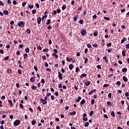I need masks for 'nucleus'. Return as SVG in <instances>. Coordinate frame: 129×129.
Instances as JSON below:
<instances>
[{"label": "nucleus", "mask_w": 129, "mask_h": 129, "mask_svg": "<svg viewBox=\"0 0 129 129\" xmlns=\"http://www.w3.org/2000/svg\"><path fill=\"white\" fill-rule=\"evenodd\" d=\"M18 26H19V27H20V28H23V27L25 26V22H24L23 21H21L20 23H18Z\"/></svg>", "instance_id": "obj_1"}, {"label": "nucleus", "mask_w": 129, "mask_h": 129, "mask_svg": "<svg viewBox=\"0 0 129 129\" xmlns=\"http://www.w3.org/2000/svg\"><path fill=\"white\" fill-rule=\"evenodd\" d=\"M20 123H21V121L20 120H16L14 122V124L16 126H17V125H19V124H20Z\"/></svg>", "instance_id": "obj_2"}, {"label": "nucleus", "mask_w": 129, "mask_h": 129, "mask_svg": "<svg viewBox=\"0 0 129 129\" xmlns=\"http://www.w3.org/2000/svg\"><path fill=\"white\" fill-rule=\"evenodd\" d=\"M40 101L42 102V104L45 105V104H47V101L46 100H44L43 99H40Z\"/></svg>", "instance_id": "obj_3"}, {"label": "nucleus", "mask_w": 129, "mask_h": 129, "mask_svg": "<svg viewBox=\"0 0 129 129\" xmlns=\"http://www.w3.org/2000/svg\"><path fill=\"white\" fill-rule=\"evenodd\" d=\"M81 35L82 36H85V35H86V31L84 29H83L81 31Z\"/></svg>", "instance_id": "obj_4"}, {"label": "nucleus", "mask_w": 129, "mask_h": 129, "mask_svg": "<svg viewBox=\"0 0 129 129\" xmlns=\"http://www.w3.org/2000/svg\"><path fill=\"white\" fill-rule=\"evenodd\" d=\"M41 21H42V18H41V17H38L37 18V23L38 24V25H40L41 24Z\"/></svg>", "instance_id": "obj_5"}, {"label": "nucleus", "mask_w": 129, "mask_h": 129, "mask_svg": "<svg viewBox=\"0 0 129 129\" xmlns=\"http://www.w3.org/2000/svg\"><path fill=\"white\" fill-rule=\"evenodd\" d=\"M58 77L59 79L62 80V74L60 72H58Z\"/></svg>", "instance_id": "obj_6"}, {"label": "nucleus", "mask_w": 129, "mask_h": 129, "mask_svg": "<svg viewBox=\"0 0 129 129\" xmlns=\"http://www.w3.org/2000/svg\"><path fill=\"white\" fill-rule=\"evenodd\" d=\"M95 91H96V89L92 90L91 91H90V92L89 93V95H91V94H92V93L95 92Z\"/></svg>", "instance_id": "obj_7"}, {"label": "nucleus", "mask_w": 129, "mask_h": 129, "mask_svg": "<svg viewBox=\"0 0 129 129\" xmlns=\"http://www.w3.org/2000/svg\"><path fill=\"white\" fill-rule=\"evenodd\" d=\"M126 41V38L124 37L121 40V43L122 44V43H124Z\"/></svg>", "instance_id": "obj_8"}, {"label": "nucleus", "mask_w": 129, "mask_h": 129, "mask_svg": "<svg viewBox=\"0 0 129 129\" xmlns=\"http://www.w3.org/2000/svg\"><path fill=\"white\" fill-rule=\"evenodd\" d=\"M90 83H91L90 82L87 81L85 83V85H86V86H88L90 85Z\"/></svg>", "instance_id": "obj_9"}, {"label": "nucleus", "mask_w": 129, "mask_h": 129, "mask_svg": "<svg viewBox=\"0 0 129 129\" xmlns=\"http://www.w3.org/2000/svg\"><path fill=\"white\" fill-rule=\"evenodd\" d=\"M123 81H124L125 82H127V78L125 76H123Z\"/></svg>", "instance_id": "obj_10"}, {"label": "nucleus", "mask_w": 129, "mask_h": 129, "mask_svg": "<svg viewBox=\"0 0 129 129\" xmlns=\"http://www.w3.org/2000/svg\"><path fill=\"white\" fill-rule=\"evenodd\" d=\"M69 114L71 115H75V114H76V112H75V111H74L72 112H70Z\"/></svg>", "instance_id": "obj_11"}, {"label": "nucleus", "mask_w": 129, "mask_h": 129, "mask_svg": "<svg viewBox=\"0 0 129 129\" xmlns=\"http://www.w3.org/2000/svg\"><path fill=\"white\" fill-rule=\"evenodd\" d=\"M67 61H68V62H71L72 61V58L70 57H67Z\"/></svg>", "instance_id": "obj_12"}, {"label": "nucleus", "mask_w": 129, "mask_h": 129, "mask_svg": "<svg viewBox=\"0 0 129 129\" xmlns=\"http://www.w3.org/2000/svg\"><path fill=\"white\" fill-rule=\"evenodd\" d=\"M4 15H9V11L5 10L3 12Z\"/></svg>", "instance_id": "obj_13"}, {"label": "nucleus", "mask_w": 129, "mask_h": 129, "mask_svg": "<svg viewBox=\"0 0 129 129\" xmlns=\"http://www.w3.org/2000/svg\"><path fill=\"white\" fill-rule=\"evenodd\" d=\"M45 18H47V15H44L42 18V21L44 22L45 21Z\"/></svg>", "instance_id": "obj_14"}, {"label": "nucleus", "mask_w": 129, "mask_h": 129, "mask_svg": "<svg viewBox=\"0 0 129 129\" xmlns=\"http://www.w3.org/2000/svg\"><path fill=\"white\" fill-rule=\"evenodd\" d=\"M69 69H70V70H72V69H73V64H71L69 65Z\"/></svg>", "instance_id": "obj_15"}, {"label": "nucleus", "mask_w": 129, "mask_h": 129, "mask_svg": "<svg viewBox=\"0 0 129 129\" xmlns=\"http://www.w3.org/2000/svg\"><path fill=\"white\" fill-rule=\"evenodd\" d=\"M51 23V20L50 19L47 20V22L46 23V25H50Z\"/></svg>", "instance_id": "obj_16"}, {"label": "nucleus", "mask_w": 129, "mask_h": 129, "mask_svg": "<svg viewBox=\"0 0 129 129\" xmlns=\"http://www.w3.org/2000/svg\"><path fill=\"white\" fill-rule=\"evenodd\" d=\"M126 71H127V69L126 68H124L122 70V72H126Z\"/></svg>", "instance_id": "obj_17"}, {"label": "nucleus", "mask_w": 129, "mask_h": 129, "mask_svg": "<svg viewBox=\"0 0 129 129\" xmlns=\"http://www.w3.org/2000/svg\"><path fill=\"white\" fill-rule=\"evenodd\" d=\"M26 33H27V34H31V30L30 29H27Z\"/></svg>", "instance_id": "obj_18"}, {"label": "nucleus", "mask_w": 129, "mask_h": 129, "mask_svg": "<svg viewBox=\"0 0 129 129\" xmlns=\"http://www.w3.org/2000/svg\"><path fill=\"white\" fill-rule=\"evenodd\" d=\"M25 52H26V53H29V52H30V48H26L25 49Z\"/></svg>", "instance_id": "obj_19"}, {"label": "nucleus", "mask_w": 129, "mask_h": 129, "mask_svg": "<svg viewBox=\"0 0 129 129\" xmlns=\"http://www.w3.org/2000/svg\"><path fill=\"white\" fill-rule=\"evenodd\" d=\"M52 55L54 56V57H55V58H58V55H57L56 53H52Z\"/></svg>", "instance_id": "obj_20"}, {"label": "nucleus", "mask_w": 129, "mask_h": 129, "mask_svg": "<svg viewBox=\"0 0 129 129\" xmlns=\"http://www.w3.org/2000/svg\"><path fill=\"white\" fill-rule=\"evenodd\" d=\"M107 104L108 105H109L110 106H111V105H113V104H112V103H111V102H107Z\"/></svg>", "instance_id": "obj_21"}, {"label": "nucleus", "mask_w": 129, "mask_h": 129, "mask_svg": "<svg viewBox=\"0 0 129 129\" xmlns=\"http://www.w3.org/2000/svg\"><path fill=\"white\" fill-rule=\"evenodd\" d=\"M111 114L112 115L113 117H115V114H114V111H112L111 112Z\"/></svg>", "instance_id": "obj_22"}, {"label": "nucleus", "mask_w": 129, "mask_h": 129, "mask_svg": "<svg viewBox=\"0 0 129 129\" xmlns=\"http://www.w3.org/2000/svg\"><path fill=\"white\" fill-rule=\"evenodd\" d=\"M30 81L31 82H35V78H30Z\"/></svg>", "instance_id": "obj_23"}, {"label": "nucleus", "mask_w": 129, "mask_h": 129, "mask_svg": "<svg viewBox=\"0 0 129 129\" xmlns=\"http://www.w3.org/2000/svg\"><path fill=\"white\" fill-rule=\"evenodd\" d=\"M81 100V97H79L78 99L76 100V102H79Z\"/></svg>", "instance_id": "obj_24"}, {"label": "nucleus", "mask_w": 129, "mask_h": 129, "mask_svg": "<svg viewBox=\"0 0 129 129\" xmlns=\"http://www.w3.org/2000/svg\"><path fill=\"white\" fill-rule=\"evenodd\" d=\"M8 102L10 103V105H11V106H13V102H12V101L11 100H9Z\"/></svg>", "instance_id": "obj_25"}, {"label": "nucleus", "mask_w": 129, "mask_h": 129, "mask_svg": "<svg viewBox=\"0 0 129 129\" xmlns=\"http://www.w3.org/2000/svg\"><path fill=\"white\" fill-rule=\"evenodd\" d=\"M87 76V75H86V74H83L81 75L82 78L83 77H86Z\"/></svg>", "instance_id": "obj_26"}, {"label": "nucleus", "mask_w": 129, "mask_h": 129, "mask_svg": "<svg viewBox=\"0 0 129 129\" xmlns=\"http://www.w3.org/2000/svg\"><path fill=\"white\" fill-rule=\"evenodd\" d=\"M81 104H84V103H85V100L83 99L81 102Z\"/></svg>", "instance_id": "obj_27"}, {"label": "nucleus", "mask_w": 129, "mask_h": 129, "mask_svg": "<svg viewBox=\"0 0 129 129\" xmlns=\"http://www.w3.org/2000/svg\"><path fill=\"white\" fill-rule=\"evenodd\" d=\"M32 88L33 89V90H37V87L36 86H33Z\"/></svg>", "instance_id": "obj_28"}, {"label": "nucleus", "mask_w": 129, "mask_h": 129, "mask_svg": "<svg viewBox=\"0 0 129 129\" xmlns=\"http://www.w3.org/2000/svg\"><path fill=\"white\" fill-rule=\"evenodd\" d=\"M27 57H28V54L25 53L24 54V59H27Z\"/></svg>", "instance_id": "obj_29"}, {"label": "nucleus", "mask_w": 129, "mask_h": 129, "mask_svg": "<svg viewBox=\"0 0 129 129\" xmlns=\"http://www.w3.org/2000/svg\"><path fill=\"white\" fill-rule=\"evenodd\" d=\"M67 8L66 5H63V6L62 7V11H64V10H65Z\"/></svg>", "instance_id": "obj_30"}, {"label": "nucleus", "mask_w": 129, "mask_h": 129, "mask_svg": "<svg viewBox=\"0 0 129 129\" xmlns=\"http://www.w3.org/2000/svg\"><path fill=\"white\" fill-rule=\"evenodd\" d=\"M122 56H123V57H125V51H123L122 52Z\"/></svg>", "instance_id": "obj_31"}, {"label": "nucleus", "mask_w": 129, "mask_h": 129, "mask_svg": "<svg viewBox=\"0 0 129 129\" xmlns=\"http://www.w3.org/2000/svg\"><path fill=\"white\" fill-rule=\"evenodd\" d=\"M88 125H89V123L88 122H87L85 123V126H86V127H87V126H88Z\"/></svg>", "instance_id": "obj_32"}, {"label": "nucleus", "mask_w": 129, "mask_h": 129, "mask_svg": "<svg viewBox=\"0 0 129 129\" xmlns=\"http://www.w3.org/2000/svg\"><path fill=\"white\" fill-rule=\"evenodd\" d=\"M95 102V100L94 99H92L91 101V104L92 105H93L94 104V103Z\"/></svg>", "instance_id": "obj_33"}, {"label": "nucleus", "mask_w": 129, "mask_h": 129, "mask_svg": "<svg viewBox=\"0 0 129 129\" xmlns=\"http://www.w3.org/2000/svg\"><path fill=\"white\" fill-rule=\"evenodd\" d=\"M93 113H94V111H91V112H90V115L91 116H92V115H93Z\"/></svg>", "instance_id": "obj_34"}, {"label": "nucleus", "mask_w": 129, "mask_h": 129, "mask_svg": "<svg viewBox=\"0 0 129 129\" xmlns=\"http://www.w3.org/2000/svg\"><path fill=\"white\" fill-rule=\"evenodd\" d=\"M56 13H57V14H60V13H61V10L57 9L56 10Z\"/></svg>", "instance_id": "obj_35"}, {"label": "nucleus", "mask_w": 129, "mask_h": 129, "mask_svg": "<svg viewBox=\"0 0 129 129\" xmlns=\"http://www.w3.org/2000/svg\"><path fill=\"white\" fill-rule=\"evenodd\" d=\"M88 118H87V117H84V118H83V120L84 121H87V120H88Z\"/></svg>", "instance_id": "obj_36"}, {"label": "nucleus", "mask_w": 129, "mask_h": 129, "mask_svg": "<svg viewBox=\"0 0 129 129\" xmlns=\"http://www.w3.org/2000/svg\"><path fill=\"white\" fill-rule=\"evenodd\" d=\"M31 123H32V125L36 124V120L32 121Z\"/></svg>", "instance_id": "obj_37"}, {"label": "nucleus", "mask_w": 129, "mask_h": 129, "mask_svg": "<svg viewBox=\"0 0 129 129\" xmlns=\"http://www.w3.org/2000/svg\"><path fill=\"white\" fill-rule=\"evenodd\" d=\"M47 30H52V26H51V25H49L47 28Z\"/></svg>", "instance_id": "obj_38"}, {"label": "nucleus", "mask_w": 129, "mask_h": 129, "mask_svg": "<svg viewBox=\"0 0 129 129\" xmlns=\"http://www.w3.org/2000/svg\"><path fill=\"white\" fill-rule=\"evenodd\" d=\"M35 6L37 9H39L40 8V5L38 3L35 4Z\"/></svg>", "instance_id": "obj_39"}, {"label": "nucleus", "mask_w": 129, "mask_h": 129, "mask_svg": "<svg viewBox=\"0 0 129 129\" xmlns=\"http://www.w3.org/2000/svg\"><path fill=\"white\" fill-rule=\"evenodd\" d=\"M28 8L29 9H33V8H34V6H33V5H29L28 6Z\"/></svg>", "instance_id": "obj_40"}, {"label": "nucleus", "mask_w": 129, "mask_h": 129, "mask_svg": "<svg viewBox=\"0 0 129 129\" xmlns=\"http://www.w3.org/2000/svg\"><path fill=\"white\" fill-rule=\"evenodd\" d=\"M104 20H106V21H108V20H110V18L108 17H104Z\"/></svg>", "instance_id": "obj_41"}, {"label": "nucleus", "mask_w": 129, "mask_h": 129, "mask_svg": "<svg viewBox=\"0 0 129 129\" xmlns=\"http://www.w3.org/2000/svg\"><path fill=\"white\" fill-rule=\"evenodd\" d=\"M108 86H109V84H104L103 85V87H107Z\"/></svg>", "instance_id": "obj_42"}, {"label": "nucleus", "mask_w": 129, "mask_h": 129, "mask_svg": "<svg viewBox=\"0 0 129 129\" xmlns=\"http://www.w3.org/2000/svg\"><path fill=\"white\" fill-rule=\"evenodd\" d=\"M116 84H117V85H118V86L120 85V84H121L120 81H117Z\"/></svg>", "instance_id": "obj_43"}, {"label": "nucleus", "mask_w": 129, "mask_h": 129, "mask_svg": "<svg viewBox=\"0 0 129 129\" xmlns=\"http://www.w3.org/2000/svg\"><path fill=\"white\" fill-rule=\"evenodd\" d=\"M125 47L126 49H129V43L125 44Z\"/></svg>", "instance_id": "obj_44"}, {"label": "nucleus", "mask_w": 129, "mask_h": 129, "mask_svg": "<svg viewBox=\"0 0 129 129\" xmlns=\"http://www.w3.org/2000/svg\"><path fill=\"white\" fill-rule=\"evenodd\" d=\"M79 23H80L81 25H83V20H80Z\"/></svg>", "instance_id": "obj_45"}, {"label": "nucleus", "mask_w": 129, "mask_h": 129, "mask_svg": "<svg viewBox=\"0 0 129 129\" xmlns=\"http://www.w3.org/2000/svg\"><path fill=\"white\" fill-rule=\"evenodd\" d=\"M106 46H107V47H110L111 46V43H107Z\"/></svg>", "instance_id": "obj_46"}, {"label": "nucleus", "mask_w": 129, "mask_h": 129, "mask_svg": "<svg viewBox=\"0 0 129 129\" xmlns=\"http://www.w3.org/2000/svg\"><path fill=\"white\" fill-rule=\"evenodd\" d=\"M37 11L36 10H33L32 11V14H36Z\"/></svg>", "instance_id": "obj_47"}, {"label": "nucleus", "mask_w": 129, "mask_h": 129, "mask_svg": "<svg viewBox=\"0 0 129 129\" xmlns=\"http://www.w3.org/2000/svg\"><path fill=\"white\" fill-rule=\"evenodd\" d=\"M53 52H54V53H58V50L56 49H53Z\"/></svg>", "instance_id": "obj_48"}, {"label": "nucleus", "mask_w": 129, "mask_h": 129, "mask_svg": "<svg viewBox=\"0 0 129 129\" xmlns=\"http://www.w3.org/2000/svg\"><path fill=\"white\" fill-rule=\"evenodd\" d=\"M74 21H77V15H76L74 18Z\"/></svg>", "instance_id": "obj_49"}, {"label": "nucleus", "mask_w": 129, "mask_h": 129, "mask_svg": "<svg viewBox=\"0 0 129 129\" xmlns=\"http://www.w3.org/2000/svg\"><path fill=\"white\" fill-rule=\"evenodd\" d=\"M108 97L111 98V93H109L108 95Z\"/></svg>", "instance_id": "obj_50"}, {"label": "nucleus", "mask_w": 129, "mask_h": 129, "mask_svg": "<svg viewBox=\"0 0 129 129\" xmlns=\"http://www.w3.org/2000/svg\"><path fill=\"white\" fill-rule=\"evenodd\" d=\"M7 3L9 5H11V4H12V2H11V0H8Z\"/></svg>", "instance_id": "obj_51"}, {"label": "nucleus", "mask_w": 129, "mask_h": 129, "mask_svg": "<svg viewBox=\"0 0 129 129\" xmlns=\"http://www.w3.org/2000/svg\"><path fill=\"white\" fill-rule=\"evenodd\" d=\"M103 60H105V62H107V60H106V59H107V58L106 57V56H104L103 58Z\"/></svg>", "instance_id": "obj_52"}, {"label": "nucleus", "mask_w": 129, "mask_h": 129, "mask_svg": "<svg viewBox=\"0 0 129 129\" xmlns=\"http://www.w3.org/2000/svg\"><path fill=\"white\" fill-rule=\"evenodd\" d=\"M18 72L19 74H22V70L19 69Z\"/></svg>", "instance_id": "obj_53"}, {"label": "nucleus", "mask_w": 129, "mask_h": 129, "mask_svg": "<svg viewBox=\"0 0 129 129\" xmlns=\"http://www.w3.org/2000/svg\"><path fill=\"white\" fill-rule=\"evenodd\" d=\"M44 65H45V67H48L49 66V64L47 62H45Z\"/></svg>", "instance_id": "obj_54"}, {"label": "nucleus", "mask_w": 129, "mask_h": 129, "mask_svg": "<svg viewBox=\"0 0 129 129\" xmlns=\"http://www.w3.org/2000/svg\"><path fill=\"white\" fill-rule=\"evenodd\" d=\"M37 49L38 50H42V47H41L40 46H39L37 47Z\"/></svg>", "instance_id": "obj_55"}, {"label": "nucleus", "mask_w": 129, "mask_h": 129, "mask_svg": "<svg viewBox=\"0 0 129 129\" xmlns=\"http://www.w3.org/2000/svg\"><path fill=\"white\" fill-rule=\"evenodd\" d=\"M26 5H27V4L26 3V2H23L22 3V7H25V6H26Z\"/></svg>", "instance_id": "obj_56"}, {"label": "nucleus", "mask_w": 129, "mask_h": 129, "mask_svg": "<svg viewBox=\"0 0 129 129\" xmlns=\"http://www.w3.org/2000/svg\"><path fill=\"white\" fill-rule=\"evenodd\" d=\"M42 58L43 60H46V56L43 55L42 56Z\"/></svg>", "instance_id": "obj_57"}, {"label": "nucleus", "mask_w": 129, "mask_h": 129, "mask_svg": "<svg viewBox=\"0 0 129 129\" xmlns=\"http://www.w3.org/2000/svg\"><path fill=\"white\" fill-rule=\"evenodd\" d=\"M87 47L88 48H92V46L90 44H87Z\"/></svg>", "instance_id": "obj_58"}, {"label": "nucleus", "mask_w": 129, "mask_h": 129, "mask_svg": "<svg viewBox=\"0 0 129 129\" xmlns=\"http://www.w3.org/2000/svg\"><path fill=\"white\" fill-rule=\"evenodd\" d=\"M48 51V49H44L43 50V52H46V53H47Z\"/></svg>", "instance_id": "obj_59"}, {"label": "nucleus", "mask_w": 129, "mask_h": 129, "mask_svg": "<svg viewBox=\"0 0 129 129\" xmlns=\"http://www.w3.org/2000/svg\"><path fill=\"white\" fill-rule=\"evenodd\" d=\"M41 82L43 84H44V83H45V80H44V79H41Z\"/></svg>", "instance_id": "obj_60"}, {"label": "nucleus", "mask_w": 129, "mask_h": 129, "mask_svg": "<svg viewBox=\"0 0 129 129\" xmlns=\"http://www.w3.org/2000/svg\"><path fill=\"white\" fill-rule=\"evenodd\" d=\"M4 60H9V56H6L4 58Z\"/></svg>", "instance_id": "obj_61"}, {"label": "nucleus", "mask_w": 129, "mask_h": 129, "mask_svg": "<svg viewBox=\"0 0 129 129\" xmlns=\"http://www.w3.org/2000/svg\"><path fill=\"white\" fill-rule=\"evenodd\" d=\"M97 68H98V69H101V67H100L99 65H97Z\"/></svg>", "instance_id": "obj_62"}, {"label": "nucleus", "mask_w": 129, "mask_h": 129, "mask_svg": "<svg viewBox=\"0 0 129 129\" xmlns=\"http://www.w3.org/2000/svg\"><path fill=\"white\" fill-rule=\"evenodd\" d=\"M13 5H17V1H14L13 2Z\"/></svg>", "instance_id": "obj_63"}, {"label": "nucleus", "mask_w": 129, "mask_h": 129, "mask_svg": "<svg viewBox=\"0 0 129 129\" xmlns=\"http://www.w3.org/2000/svg\"><path fill=\"white\" fill-rule=\"evenodd\" d=\"M0 53L1 54H4V50H3V49L0 50Z\"/></svg>", "instance_id": "obj_64"}]
</instances>
